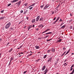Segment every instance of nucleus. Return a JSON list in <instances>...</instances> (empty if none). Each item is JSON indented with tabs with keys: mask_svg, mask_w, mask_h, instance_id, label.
<instances>
[{
	"mask_svg": "<svg viewBox=\"0 0 74 74\" xmlns=\"http://www.w3.org/2000/svg\"><path fill=\"white\" fill-rule=\"evenodd\" d=\"M10 26H11V22H9L5 26V29H8L10 27Z\"/></svg>",
	"mask_w": 74,
	"mask_h": 74,
	"instance_id": "nucleus-1",
	"label": "nucleus"
},
{
	"mask_svg": "<svg viewBox=\"0 0 74 74\" xmlns=\"http://www.w3.org/2000/svg\"><path fill=\"white\" fill-rule=\"evenodd\" d=\"M49 6V4H47L46 5L45 8H44V10H45L46 8H48Z\"/></svg>",
	"mask_w": 74,
	"mask_h": 74,
	"instance_id": "nucleus-2",
	"label": "nucleus"
},
{
	"mask_svg": "<svg viewBox=\"0 0 74 74\" xmlns=\"http://www.w3.org/2000/svg\"><path fill=\"white\" fill-rule=\"evenodd\" d=\"M59 19H60V17H58L57 18V19L54 23V24H55V23H56V22H58V20H59Z\"/></svg>",
	"mask_w": 74,
	"mask_h": 74,
	"instance_id": "nucleus-3",
	"label": "nucleus"
},
{
	"mask_svg": "<svg viewBox=\"0 0 74 74\" xmlns=\"http://www.w3.org/2000/svg\"><path fill=\"white\" fill-rule=\"evenodd\" d=\"M48 71V69H46V70L44 71V73L43 74H47V73Z\"/></svg>",
	"mask_w": 74,
	"mask_h": 74,
	"instance_id": "nucleus-4",
	"label": "nucleus"
},
{
	"mask_svg": "<svg viewBox=\"0 0 74 74\" xmlns=\"http://www.w3.org/2000/svg\"><path fill=\"white\" fill-rule=\"evenodd\" d=\"M51 50L52 51V52H55V49L54 48H53L51 49Z\"/></svg>",
	"mask_w": 74,
	"mask_h": 74,
	"instance_id": "nucleus-5",
	"label": "nucleus"
},
{
	"mask_svg": "<svg viewBox=\"0 0 74 74\" xmlns=\"http://www.w3.org/2000/svg\"><path fill=\"white\" fill-rule=\"evenodd\" d=\"M21 1H20L18 2H17V5L19 6L21 5Z\"/></svg>",
	"mask_w": 74,
	"mask_h": 74,
	"instance_id": "nucleus-6",
	"label": "nucleus"
},
{
	"mask_svg": "<svg viewBox=\"0 0 74 74\" xmlns=\"http://www.w3.org/2000/svg\"><path fill=\"white\" fill-rule=\"evenodd\" d=\"M47 52L49 53H52V51L51 50V49L48 50L47 51Z\"/></svg>",
	"mask_w": 74,
	"mask_h": 74,
	"instance_id": "nucleus-7",
	"label": "nucleus"
},
{
	"mask_svg": "<svg viewBox=\"0 0 74 74\" xmlns=\"http://www.w3.org/2000/svg\"><path fill=\"white\" fill-rule=\"evenodd\" d=\"M39 21H40V22H43V21H44L43 17H41L40 18L39 20Z\"/></svg>",
	"mask_w": 74,
	"mask_h": 74,
	"instance_id": "nucleus-8",
	"label": "nucleus"
},
{
	"mask_svg": "<svg viewBox=\"0 0 74 74\" xmlns=\"http://www.w3.org/2000/svg\"><path fill=\"white\" fill-rule=\"evenodd\" d=\"M19 0H13L12 1H11V3H15V2H16V1H18Z\"/></svg>",
	"mask_w": 74,
	"mask_h": 74,
	"instance_id": "nucleus-9",
	"label": "nucleus"
},
{
	"mask_svg": "<svg viewBox=\"0 0 74 74\" xmlns=\"http://www.w3.org/2000/svg\"><path fill=\"white\" fill-rule=\"evenodd\" d=\"M50 30V29H48L47 30H46V31L44 32H42V34L43 33H45V32H48V31H49Z\"/></svg>",
	"mask_w": 74,
	"mask_h": 74,
	"instance_id": "nucleus-10",
	"label": "nucleus"
},
{
	"mask_svg": "<svg viewBox=\"0 0 74 74\" xmlns=\"http://www.w3.org/2000/svg\"><path fill=\"white\" fill-rule=\"evenodd\" d=\"M46 67V66H43L42 68V71H44V70H45V69Z\"/></svg>",
	"mask_w": 74,
	"mask_h": 74,
	"instance_id": "nucleus-11",
	"label": "nucleus"
},
{
	"mask_svg": "<svg viewBox=\"0 0 74 74\" xmlns=\"http://www.w3.org/2000/svg\"><path fill=\"white\" fill-rule=\"evenodd\" d=\"M39 19H40V16H38L36 18V21H38Z\"/></svg>",
	"mask_w": 74,
	"mask_h": 74,
	"instance_id": "nucleus-12",
	"label": "nucleus"
},
{
	"mask_svg": "<svg viewBox=\"0 0 74 74\" xmlns=\"http://www.w3.org/2000/svg\"><path fill=\"white\" fill-rule=\"evenodd\" d=\"M5 18V16H2L0 18V20H2V19H4Z\"/></svg>",
	"mask_w": 74,
	"mask_h": 74,
	"instance_id": "nucleus-13",
	"label": "nucleus"
},
{
	"mask_svg": "<svg viewBox=\"0 0 74 74\" xmlns=\"http://www.w3.org/2000/svg\"><path fill=\"white\" fill-rule=\"evenodd\" d=\"M52 60V58H50L49 60H47V62H50V61H51V60Z\"/></svg>",
	"mask_w": 74,
	"mask_h": 74,
	"instance_id": "nucleus-14",
	"label": "nucleus"
},
{
	"mask_svg": "<svg viewBox=\"0 0 74 74\" xmlns=\"http://www.w3.org/2000/svg\"><path fill=\"white\" fill-rule=\"evenodd\" d=\"M35 47L36 49H39V48H40V47H39V46H36Z\"/></svg>",
	"mask_w": 74,
	"mask_h": 74,
	"instance_id": "nucleus-15",
	"label": "nucleus"
},
{
	"mask_svg": "<svg viewBox=\"0 0 74 74\" xmlns=\"http://www.w3.org/2000/svg\"><path fill=\"white\" fill-rule=\"evenodd\" d=\"M67 64H68V63H64V66H66Z\"/></svg>",
	"mask_w": 74,
	"mask_h": 74,
	"instance_id": "nucleus-16",
	"label": "nucleus"
},
{
	"mask_svg": "<svg viewBox=\"0 0 74 74\" xmlns=\"http://www.w3.org/2000/svg\"><path fill=\"white\" fill-rule=\"evenodd\" d=\"M74 73V69H73V70L72 71V72L70 73L69 74H73Z\"/></svg>",
	"mask_w": 74,
	"mask_h": 74,
	"instance_id": "nucleus-17",
	"label": "nucleus"
},
{
	"mask_svg": "<svg viewBox=\"0 0 74 74\" xmlns=\"http://www.w3.org/2000/svg\"><path fill=\"white\" fill-rule=\"evenodd\" d=\"M35 21H36V19H34L32 21V23H33L35 22Z\"/></svg>",
	"mask_w": 74,
	"mask_h": 74,
	"instance_id": "nucleus-18",
	"label": "nucleus"
},
{
	"mask_svg": "<svg viewBox=\"0 0 74 74\" xmlns=\"http://www.w3.org/2000/svg\"><path fill=\"white\" fill-rule=\"evenodd\" d=\"M62 40V39H59V40L57 41V42H61Z\"/></svg>",
	"mask_w": 74,
	"mask_h": 74,
	"instance_id": "nucleus-19",
	"label": "nucleus"
},
{
	"mask_svg": "<svg viewBox=\"0 0 74 74\" xmlns=\"http://www.w3.org/2000/svg\"><path fill=\"white\" fill-rule=\"evenodd\" d=\"M47 56V55H45L43 57L44 59H45V58H46Z\"/></svg>",
	"mask_w": 74,
	"mask_h": 74,
	"instance_id": "nucleus-20",
	"label": "nucleus"
},
{
	"mask_svg": "<svg viewBox=\"0 0 74 74\" xmlns=\"http://www.w3.org/2000/svg\"><path fill=\"white\" fill-rule=\"evenodd\" d=\"M45 4H44L43 5L41 6L40 7L41 8H42L44 7V6H45Z\"/></svg>",
	"mask_w": 74,
	"mask_h": 74,
	"instance_id": "nucleus-21",
	"label": "nucleus"
},
{
	"mask_svg": "<svg viewBox=\"0 0 74 74\" xmlns=\"http://www.w3.org/2000/svg\"><path fill=\"white\" fill-rule=\"evenodd\" d=\"M34 5H35V3H34L32 5H30L29 6V7H32V6H34Z\"/></svg>",
	"mask_w": 74,
	"mask_h": 74,
	"instance_id": "nucleus-22",
	"label": "nucleus"
},
{
	"mask_svg": "<svg viewBox=\"0 0 74 74\" xmlns=\"http://www.w3.org/2000/svg\"><path fill=\"white\" fill-rule=\"evenodd\" d=\"M32 25H30L28 28V29L29 30L30 28H32Z\"/></svg>",
	"mask_w": 74,
	"mask_h": 74,
	"instance_id": "nucleus-23",
	"label": "nucleus"
},
{
	"mask_svg": "<svg viewBox=\"0 0 74 74\" xmlns=\"http://www.w3.org/2000/svg\"><path fill=\"white\" fill-rule=\"evenodd\" d=\"M13 49L12 48H11L10 50H9V52H11L12 51V50Z\"/></svg>",
	"mask_w": 74,
	"mask_h": 74,
	"instance_id": "nucleus-24",
	"label": "nucleus"
},
{
	"mask_svg": "<svg viewBox=\"0 0 74 74\" xmlns=\"http://www.w3.org/2000/svg\"><path fill=\"white\" fill-rule=\"evenodd\" d=\"M69 52H70V50H69L65 54V55H67L68 53H69Z\"/></svg>",
	"mask_w": 74,
	"mask_h": 74,
	"instance_id": "nucleus-25",
	"label": "nucleus"
},
{
	"mask_svg": "<svg viewBox=\"0 0 74 74\" xmlns=\"http://www.w3.org/2000/svg\"><path fill=\"white\" fill-rule=\"evenodd\" d=\"M62 21H63L62 19V18H60V20L59 21L60 22H62Z\"/></svg>",
	"mask_w": 74,
	"mask_h": 74,
	"instance_id": "nucleus-26",
	"label": "nucleus"
},
{
	"mask_svg": "<svg viewBox=\"0 0 74 74\" xmlns=\"http://www.w3.org/2000/svg\"><path fill=\"white\" fill-rule=\"evenodd\" d=\"M52 32H48V34H52Z\"/></svg>",
	"mask_w": 74,
	"mask_h": 74,
	"instance_id": "nucleus-27",
	"label": "nucleus"
},
{
	"mask_svg": "<svg viewBox=\"0 0 74 74\" xmlns=\"http://www.w3.org/2000/svg\"><path fill=\"white\" fill-rule=\"evenodd\" d=\"M60 4H59L58 6L56 8H59V7H60Z\"/></svg>",
	"mask_w": 74,
	"mask_h": 74,
	"instance_id": "nucleus-28",
	"label": "nucleus"
},
{
	"mask_svg": "<svg viewBox=\"0 0 74 74\" xmlns=\"http://www.w3.org/2000/svg\"><path fill=\"white\" fill-rule=\"evenodd\" d=\"M73 69L71 67L70 69V71H72V70H73Z\"/></svg>",
	"mask_w": 74,
	"mask_h": 74,
	"instance_id": "nucleus-29",
	"label": "nucleus"
},
{
	"mask_svg": "<svg viewBox=\"0 0 74 74\" xmlns=\"http://www.w3.org/2000/svg\"><path fill=\"white\" fill-rule=\"evenodd\" d=\"M66 26L65 25H63L61 27V28H64V27Z\"/></svg>",
	"mask_w": 74,
	"mask_h": 74,
	"instance_id": "nucleus-30",
	"label": "nucleus"
},
{
	"mask_svg": "<svg viewBox=\"0 0 74 74\" xmlns=\"http://www.w3.org/2000/svg\"><path fill=\"white\" fill-rule=\"evenodd\" d=\"M42 27V24H40L38 26L39 27Z\"/></svg>",
	"mask_w": 74,
	"mask_h": 74,
	"instance_id": "nucleus-31",
	"label": "nucleus"
},
{
	"mask_svg": "<svg viewBox=\"0 0 74 74\" xmlns=\"http://www.w3.org/2000/svg\"><path fill=\"white\" fill-rule=\"evenodd\" d=\"M11 5V3H10L8 5V7H9V6H10V5Z\"/></svg>",
	"mask_w": 74,
	"mask_h": 74,
	"instance_id": "nucleus-32",
	"label": "nucleus"
},
{
	"mask_svg": "<svg viewBox=\"0 0 74 74\" xmlns=\"http://www.w3.org/2000/svg\"><path fill=\"white\" fill-rule=\"evenodd\" d=\"M66 48H65V47H63V50H64V51H65V50H66Z\"/></svg>",
	"mask_w": 74,
	"mask_h": 74,
	"instance_id": "nucleus-33",
	"label": "nucleus"
},
{
	"mask_svg": "<svg viewBox=\"0 0 74 74\" xmlns=\"http://www.w3.org/2000/svg\"><path fill=\"white\" fill-rule=\"evenodd\" d=\"M70 29H71L72 28H73V27L72 26H71L70 27Z\"/></svg>",
	"mask_w": 74,
	"mask_h": 74,
	"instance_id": "nucleus-34",
	"label": "nucleus"
},
{
	"mask_svg": "<svg viewBox=\"0 0 74 74\" xmlns=\"http://www.w3.org/2000/svg\"><path fill=\"white\" fill-rule=\"evenodd\" d=\"M20 12L21 13H22L23 12V10H21L20 11Z\"/></svg>",
	"mask_w": 74,
	"mask_h": 74,
	"instance_id": "nucleus-35",
	"label": "nucleus"
},
{
	"mask_svg": "<svg viewBox=\"0 0 74 74\" xmlns=\"http://www.w3.org/2000/svg\"><path fill=\"white\" fill-rule=\"evenodd\" d=\"M74 66V64H73L71 66V67H72V68Z\"/></svg>",
	"mask_w": 74,
	"mask_h": 74,
	"instance_id": "nucleus-36",
	"label": "nucleus"
},
{
	"mask_svg": "<svg viewBox=\"0 0 74 74\" xmlns=\"http://www.w3.org/2000/svg\"><path fill=\"white\" fill-rule=\"evenodd\" d=\"M32 54H32V53H31L30 54V55H28V56H31V55H32Z\"/></svg>",
	"mask_w": 74,
	"mask_h": 74,
	"instance_id": "nucleus-37",
	"label": "nucleus"
},
{
	"mask_svg": "<svg viewBox=\"0 0 74 74\" xmlns=\"http://www.w3.org/2000/svg\"><path fill=\"white\" fill-rule=\"evenodd\" d=\"M27 71H24V74H26V73L27 72Z\"/></svg>",
	"mask_w": 74,
	"mask_h": 74,
	"instance_id": "nucleus-38",
	"label": "nucleus"
},
{
	"mask_svg": "<svg viewBox=\"0 0 74 74\" xmlns=\"http://www.w3.org/2000/svg\"><path fill=\"white\" fill-rule=\"evenodd\" d=\"M47 41L48 42V41H51V39H49V40H48L47 39Z\"/></svg>",
	"mask_w": 74,
	"mask_h": 74,
	"instance_id": "nucleus-39",
	"label": "nucleus"
},
{
	"mask_svg": "<svg viewBox=\"0 0 74 74\" xmlns=\"http://www.w3.org/2000/svg\"><path fill=\"white\" fill-rule=\"evenodd\" d=\"M3 12H4V10H3L1 11V13H3Z\"/></svg>",
	"mask_w": 74,
	"mask_h": 74,
	"instance_id": "nucleus-40",
	"label": "nucleus"
},
{
	"mask_svg": "<svg viewBox=\"0 0 74 74\" xmlns=\"http://www.w3.org/2000/svg\"><path fill=\"white\" fill-rule=\"evenodd\" d=\"M64 53H63L62 55V56H64Z\"/></svg>",
	"mask_w": 74,
	"mask_h": 74,
	"instance_id": "nucleus-41",
	"label": "nucleus"
},
{
	"mask_svg": "<svg viewBox=\"0 0 74 74\" xmlns=\"http://www.w3.org/2000/svg\"><path fill=\"white\" fill-rule=\"evenodd\" d=\"M27 3H26V4H25V7L26 6H27Z\"/></svg>",
	"mask_w": 74,
	"mask_h": 74,
	"instance_id": "nucleus-42",
	"label": "nucleus"
},
{
	"mask_svg": "<svg viewBox=\"0 0 74 74\" xmlns=\"http://www.w3.org/2000/svg\"><path fill=\"white\" fill-rule=\"evenodd\" d=\"M9 44H10V42H8V43L7 44V46H8V45H9Z\"/></svg>",
	"mask_w": 74,
	"mask_h": 74,
	"instance_id": "nucleus-43",
	"label": "nucleus"
},
{
	"mask_svg": "<svg viewBox=\"0 0 74 74\" xmlns=\"http://www.w3.org/2000/svg\"><path fill=\"white\" fill-rule=\"evenodd\" d=\"M25 12H26V13H27V12H28V10H25Z\"/></svg>",
	"mask_w": 74,
	"mask_h": 74,
	"instance_id": "nucleus-44",
	"label": "nucleus"
},
{
	"mask_svg": "<svg viewBox=\"0 0 74 74\" xmlns=\"http://www.w3.org/2000/svg\"><path fill=\"white\" fill-rule=\"evenodd\" d=\"M33 8V7H31V8H29V9L32 10Z\"/></svg>",
	"mask_w": 74,
	"mask_h": 74,
	"instance_id": "nucleus-45",
	"label": "nucleus"
},
{
	"mask_svg": "<svg viewBox=\"0 0 74 74\" xmlns=\"http://www.w3.org/2000/svg\"><path fill=\"white\" fill-rule=\"evenodd\" d=\"M44 26V25H42V27L41 28V29Z\"/></svg>",
	"mask_w": 74,
	"mask_h": 74,
	"instance_id": "nucleus-46",
	"label": "nucleus"
},
{
	"mask_svg": "<svg viewBox=\"0 0 74 74\" xmlns=\"http://www.w3.org/2000/svg\"><path fill=\"white\" fill-rule=\"evenodd\" d=\"M49 37V35L46 36H45V38H47V37Z\"/></svg>",
	"mask_w": 74,
	"mask_h": 74,
	"instance_id": "nucleus-47",
	"label": "nucleus"
},
{
	"mask_svg": "<svg viewBox=\"0 0 74 74\" xmlns=\"http://www.w3.org/2000/svg\"><path fill=\"white\" fill-rule=\"evenodd\" d=\"M23 14H26V13L25 12H24Z\"/></svg>",
	"mask_w": 74,
	"mask_h": 74,
	"instance_id": "nucleus-48",
	"label": "nucleus"
},
{
	"mask_svg": "<svg viewBox=\"0 0 74 74\" xmlns=\"http://www.w3.org/2000/svg\"><path fill=\"white\" fill-rule=\"evenodd\" d=\"M36 30L37 31H38V30H39V29H38V28H37V29H36Z\"/></svg>",
	"mask_w": 74,
	"mask_h": 74,
	"instance_id": "nucleus-49",
	"label": "nucleus"
},
{
	"mask_svg": "<svg viewBox=\"0 0 74 74\" xmlns=\"http://www.w3.org/2000/svg\"><path fill=\"white\" fill-rule=\"evenodd\" d=\"M56 19V17H55L53 19V21H55V20Z\"/></svg>",
	"mask_w": 74,
	"mask_h": 74,
	"instance_id": "nucleus-50",
	"label": "nucleus"
},
{
	"mask_svg": "<svg viewBox=\"0 0 74 74\" xmlns=\"http://www.w3.org/2000/svg\"><path fill=\"white\" fill-rule=\"evenodd\" d=\"M52 14H54V12H53V11L52 12Z\"/></svg>",
	"mask_w": 74,
	"mask_h": 74,
	"instance_id": "nucleus-51",
	"label": "nucleus"
},
{
	"mask_svg": "<svg viewBox=\"0 0 74 74\" xmlns=\"http://www.w3.org/2000/svg\"><path fill=\"white\" fill-rule=\"evenodd\" d=\"M1 54L0 53V58H1Z\"/></svg>",
	"mask_w": 74,
	"mask_h": 74,
	"instance_id": "nucleus-52",
	"label": "nucleus"
},
{
	"mask_svg": "<svg viewBox=\"0 0 74 74\" xmlns=\"http://www.w3.org/2000/svg\"><path fill=\"white\" fill-rule=\"evenodd\" d=\"M45 34L46 35H47V34H48V33H46Z\"/></svg>",
	"mask_w": 74,
	"mask_h": 74,
	"instance_id": "nucleus-53",
	"label": "nucleus"
},
{
	"mask_svg": "<svg viewBox=\"0 0 74 74\" xmlns=\"http://www.w3.org/2000/svg\"><path fill=\"white\" fill-rule=\"evenodd\" d=\"M67 60H65L64 61V62H66V61Z\"/></svg>",
	"mask_w": 74,
	"mask_h": 74,
	"instance_id": "nucleus-54",
	"label": "nucleus"
},
{
	"mask_svg": "<svg viewBox=\"0 0 74 74\" xmlns=\"http://www.w3.org/2000/svg\"><path fill=\"white\" fill-rule=\"evenodd\" d=\"M26 19H27V20H28V19H29V18L28 17H27Z\"/></svg>",
	"mask_w": 74,
	"mask_h": 74,
	"instance_id": "nucleus-55",
	"label": "nucleus"
},
{
	"mask_svg": "<svg viewBox=\"0 0 74 74\" xmlns=\"http://www.w3.org/2000/svg\"><path fill=\"white\" fill-rule=\"evenodd\" d=\"M71 55H74V53H71Z\"/></svg>",
	"mask_w": 74,
	"mask_h": 74,
	"instance_id": "nucleus-56",
	"label": "nucleus"
},
{
	"mask_svg": "<svg viewBox=\"0 0 74 74\" xmlns=\"http://www.w3.org/2000/svg\"><path fill=\"white\" fill-rule=\"evenodd\" d=\"M63 25V23H62L61 24V25H60V26H62V25Z\"/></svg>",
	"mask_w": 74,
	"mask_h": 74,
	"instance_id": "nucleus-57",
	"label": "nucleus"
},
{
	"mask_svg": "<svg viewBox=\"0 0 74 74\" xmlns=\"http://www.w3.org/2000/svg\"><path fill=\"white\" fill-rule=\"evenodd\" d=\"M70 16H72V14H71V13L70 14Z\"/></svg>",
	"mask_w": 74,
	"mask_h": 74,
	"instance_id": "nucleus-58",
	"label": "nucleus"
},
{
	"mask_svg": "<svg viewBox=\"0 0 74 74\" xmlns=\"http://www.w3.org/2000/svg\"><path fill=\"white\" fill-rule=\"evenodd\" d=\"M10 63H11V62H9V64H8V66H10Z\"/></svg>",
	"mask_w": 74,
	"mask_h": 74,
	"instance_id": "nucleus-59",
	"label": "nucleus"
},
{
	"mask_svg": "<svg viewBox=\"0 0 74 74\" xmlns=\"http://www.w3.org/2000/svg\"><path fill=\"white\" fill-rule=\"evenodd\" d=\"M22 46H21L20 47V48H22Z\"/></svg>",
	"mask_w": 74,
	"mask_h": 74,
	"instance_id": "nucleus-60",
	"label": "nucleus"
},
{
	"mask_svg": "<svg viewBox=\"0 0 74 74\" xmlns=\"http://www.w3.org/2000/svg\"><path fill=\"white\" fill-rule=\"evenodd\" d=\"M32 27H34V25H33L32 26Z\"/></svg>",
	"mask_w": 74,
	"mask_h": 74,
	"instance_id": "nucleus-61",
	"label": "nucleus"
},
{
	"mask_svg": "<svg viewBox=\"0 0 74 74\" xmlns=\"http://www.w3.org/2000/svg\"><path fill=\"white\" fill-rule=\"evenodd\" d=\"M21 54H23V53L21 52Z\"/></svg>",
	"mask_w": 74,
	"mask_h": 74,
	"instance_id": "nucleus-62",
	"label": "nucleus"
},
{
	"mask_svg": "<svg viewBox=\"0 0 74 74\" xmlns=\"http://www.w3.org/2000/svg\"><path fill=\"white\" fill-rule=\"evenodd\" d=\"M11 59H12V60H13V58H11Z\"/></svg>",
	"mask_w": 74,
	"mask_h": 74,
	"instance_id": "nucleus-63",
	"label": "nucleus"
},
{
	"mask_svg": "<svg viewBox=\"0 0 74 74\" xmlns=\"http://www.w3.org/2000/svg\"><path fill=\"white\" fill-rule=\"evenodd\" d=\"M15 4H18V2H17V3Z\"/></svg>",
	"mask_w": 74,
	"mask_h": 74,
	"instance_id": "nucleus-64",
	"label": "nucleus"
}]
</instances>
